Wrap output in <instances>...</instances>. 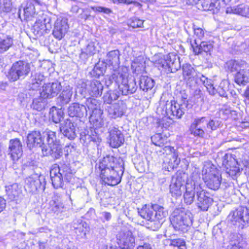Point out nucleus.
Wrapping results in <instances>:
<instances>
[{"label":"nucleus","instance_id":"f257e3e1","mask_svg":"<svg viewBox=\"0 0 249 249\" xmlns=\"http://www.w3.org/2000/svg\"><path fill=\"white\" fill-rule=\"evenodd\" d=\"M100 178L105 184L115 186L121 181L124 168L123 160L119 158L107 156L96 165Z\"/></svg>","mask_w":249,"mask_h":249},{"label":"nucleus","instance_id":"f03ea898","mask_svg":"<svg viewBox=\"0 0 249 249\" xmlns=\"http://www.w3.org/2000/svg\"><path fill=\"white\" fill-rule=\"evenodd\" d=\"M164 208L158 204L145 205L139 211L140 215L147 220L148 228L157 231L161 226L167 215Z\"/></svg>","mask_w":249,"mask_h":249},{"label":"nucleus","instance_id":"7ed1b4c3","mask_svg":"<svg viewBox=\"0 0 249 249\" xmlns=\"http://www.w3.org/2000/svg\"><path fill=\"white\" fill-rule=\"evenodd\" d=\"M165 96L163 95L160 101V107L158 108V112H161L163 116L171 118V116H176L180 119L187 110L186 102L179 103L174 100L170 101L165 100Z\"/></svg>","mask_w":249,"mask_h":249},{"label":"nucleus","instance_id":"20e7f679","mask_svg":"<svg viewBox=\"0 0 249 249\" xmlns=\"http://www.w3.org/2000/svg\"><path fill=\"white\" fill-rule=\"evenodd\" d=\"M113 83L124 95L133 94L137 89L136 83L134 78L127 79L124 75L119 72L114 73L108 78V80L106 81V84L108 87Z\"/></svg>","mask_w":249,"mask_h":249},{"label":"nucleus","instance_id":"39448f33","mask_svg":"<svg viewBox=\"0 0 249 249\" xmlns=\"http://www.w3.org/2000/svg\"><path fill=\"white\" fill-rule=\"evenodd\" d=\"M170 220L176 230L185 232L192 224V214L183 209H177L172 213Z\"/></svg>","mask_w":249,"mask_h":249},{"label":"nucleus","instance_id":"423d86ee","mask_svg":"<svg viewBox=\"0 0 249 249\" xmlns=\"http://www.w3.org/2000/svg\"><path fill=\"white\" fill-rule=\"evenodd\" d=\"M202 174L203 179L209 188L215 190L219 188L221 182V174L213 165L208 164L205 165Z\"/></svg>","mask_w":249,"mask_h":249},{"label":"nucleus","instance_id":"0eeeda50","mask_svg":"<svg viewBox=\"0 0 249 249\" xmlns=\"http://www.w3.org/2000/svg\"><path fill=\"white\" fill-rule=\"evenodd\" d=\"M30 71L29 63L19 60L12 64L6 76L10 82H15L24 79L29 74Z\"/></svg>","mask_w":249,"mask_h":249},{"label":"nucleus","instance_id":"6e6552de","mask_svg":"<svg viewBox=\"0 0 249 249\" xmlns=\"http://www.w3.org/2000/svg\"><path fill=\"white\" fill-rule=\"evenodd\" d=\"M87 106L89 111V121L96 128L101 127L104 125V122L101 118L102 112L100 109L98 101L95 98H89L87 100Z\"/></svg>","mask_w":249,"mask_h":249},{"label":"nucleus","instance_id":"1a4fd4ad","mask_svg":"<svg viewBox=\"0 0 249 249\" xmlns=\"http://www.w3.org/2000/svg\"><path fill=\"white\" fill-rule=\"evenodd\" d=\"M52 29L51 18L46 15L38 17L32 26V31L36 37L48 34Z\"/></svg>","mask_w":249,"mask_h":249},{"label":"nucleus","instance_id":"9d476101","mask_svg":"<svg viewBox=\"0 0 249 249\" xmlns=\"http://www.w3.org/2000/svg\"><path fill=\"white\" fill-rule=\"evenodd\" d=\"M248 211L245 207H239L236 210L231 212L228 216L229 220L234 225L241 229L249 225Z\"/></svg>","mask_w":249,"mask_h":249},{"label":"nucleus","instance_id":"9b49d317","mask_svg":"<svg viewBox=\"0 0 249 249\" xmlns=\"http://www.w3.org/2000/svg\"><path fill=\"white\" fill-rule=\"evenodd\" d=\"M25 183V190L30 193H34L39 190H44L46 182L43 176L35 174L26 178Z\"/></svg>","mask_w":249,"mask_h":249},{"label":"nucleus","instance_id":"f8f14e48","mask_svg":"<svg viewBox=\"0 0 249 249\" xmlns=\"http://www.w3.org/2000/svg\"><path fill=\"white\" fill-rule=\"evenodd\" d=\"M118 243L124 249H132L135 246V240L132 231L122 230L117 234Z\"/></svg>","mask_w":249,"mask_h":249},{"label":"nucleus","instance_id":"ddd939ff","mask_svg":"<svg viewBox=\"0 0 249 249\" xmlns=\"http://www.w3.org/2000/svg\"><path fill=\"white\" fill-rule=\"evenodd\" d=\"M196 191L197 206L202 211H207L212 204L213 199L206 195V192L201 188L200 184L197 187Z\"/></svg>","mask_w":249,"mask_h":249},{"label":"nucleus","instance_id":"4468645a","mask_svg":"<svg viewBox=\"0 0 249 249\" xmlns=\"http://www.w3.org/2000/svg\"><path fill=\"white\" fill-rule=\"evenodd\" d=\"M108 131L109 134V144L112 147L118 148L124 143V135L117 126H110Z\"/></svg>","mask_w":249,"mask_h":249},{"label":"nucleus","instance_id":"2eb2a0df","mask_svg":"<svg viewBox=\"0 0 249 249\" xmlns=\"http://www.w3.org/2000/svg\"><path fill=\"white\" fill-rule=\"evenodd\" d=\"M61 89L62 86L60 83L57 81L48 83L42 86L41 94L47 99H51L57 96Z\"/></svg>","mask_w":249,"mask_h":249},{"label":"nucleus","instance_id":"dca6fc26","mask_svg":"<svg viewBox=\"0 0 249 249\" xmlns=\"http://www.w3.org/2000/svg\"><path fill=\"white\" fill-rule=\"evenodd\" d=\"M199 184L192 180L187 181L186 190L183 195V200L186 204L191 205L194 201L195 194L196 195V190Z\"/></svg>","mask_w":249,"mask_h":249},{"label":"nucleus","instance_id":"f3484780","mask_svg":"<svg viewBox=\"0 0 249 249\" xmlns=\"http://www.w3.org/2000/svg\"><path fill=\"white\" fill-rule=\"evenodd\" d=\"M184 182V180L180 174H177L172 177L170 185V192L172 196L177 197L181 195L182 188L184 189L183 186Z\"/></svg>","mask_w":249,"mask_h":249},{"label":"nucleus","instance_id":"a211bd4d","mask_svg":"<svg viewBox=\"0 0 249 249\" xmlns=\"http://www.w3.org/2000/svg\"><path fill=\"white\" fill-rule=\"evenodd\" d=\"M69 28L66 20L57 19L54 23L53 32L54 37L59 40L61 39L67 33Z\"/></svg>","mask_w":249,"mask_h":249},{"label":"nucleus","instance_id":"6ab92c4d","mask_svg":"<svg viewBox=\"0 0 249 249\" xmlns=\"http://www.w3.org/2000/svg\"><path fill=\"white\" fill-rule=\"evenodd\" d=\"M190 44L196 55L202 54L203 52L210 53L213 49V45L209 42L201 41L198 42V40L194 39L193 41H190Z\"/></svg>","mask_w":249,"mask_h":249},{"label":"nucleus","instance_id":"aec40b11","mask_svg":"<svg viewBox=\"0 0 249 249\" xmlns=\"http://www.w3.org/2000/svg\"><path fill=\"white\" fill-rule=\"evenodd\" d=\"M9 149L11 156L14 160H18L22 155V144L18 139L10 140Z\"/></svg>","mask_w":249,"mask_h":249},{"label":"nucleus","instance_id":"412c9836","mask_svg":"<svg viewBox=\"0 0 249 249\" xmlns=\"http://www.w3.org/2000/svg\"><path fill=\"white\" fill-rule=\"evenodd\" d=\"M27 146L31 149L34 147H41L43 144V139L39 131H34L27 136Z\"/></svg>","mask_w":249,"mask_h":249},{"label":"nucleus","instance_id":"4be33fe9","mask_svg":"<svg viewBox=\"0 0 249 249\" xmlns=\"http://www.w3.org/2000/svg\"><path fill=\"white\" fill-rule=\"evenodd\" d=\"M40 2L38 0H27L26 4L23 8L25 19L29 20L36 15V7L39 6Z\"/></svg>","mask_w":249,"mask_h":249},{"label":"nucleus","instance_id":"5701e85b","mask_svg":"<svg viewBox=\"0 0 249 249\" xmlns=\"http://www.w3.org/2000/svg\"><path fill=\"white\" fill-rule=\"evenodd\" d=\"M189 2L193 4H196L198 1L202 6L203 10L213 11V13H217L219 11V2L217 0H189Z\"/></svg>","mask_w":249,"mask_h":249},{"label":"nucleus","instance_id":"b1692460","mask_svg":"<svg viewBox=\"0 0 249 249\" xmlns=\"http://www.w3.org/2000/svg\"><path fill=\"white\" fill-rule=\"evenodd\" d=\"M87 112L86 107L78 103L72 104L68 109V113L71 117H82Z\"/></svg>","mask_w":249,"mask_h":249},{"label":"nucleus","instance_id":"393cba45","mask_svg":"<svg viewBox=\"0 0 249 249\" xmlns=\"http://www.w3.org/2000/svg\"><path fill=\"white\" fill-rule=\"evenodd\" d=\"M35 96L33 97L32 107L35 110L41 111L44 108L47 104L46 97L41 94V91L36 90Z\"/></svg>","mask_w":249,"mask_h":249},{"label":"nucleus","instance_id":"a878e982","mask_svg":"<svg viewBox=\"0 0 249 249\" xmlns=\"http://www.w3.org/2000/svg\"><path fill=\"white\" fill-rule=\"evenodd\" d=\"M42 152L44 156H51L54 159H58L63 155V151L60 144L48 148L43 146Z\"/></svg>","mask_w":249,"mask_h":249},{"label":"nucleus","instance_id":"bb28decb","mask_svg":"<svg viewBox=\"0 0 249 249\" xmlns=\"http://www.w3.org/2000/svg\"><path fill=\"white\" fill-rule=\"evenodd\" d=\"M44 79V76L40 73H36L31 77V82L29 94L30 96H35L36 90H38Z\"/></svg>","mask_w":249,"mask_h":249},{"label":"nucleus","instance_id":"cd10ccee","mask_svg":"<svg viewBox=\"0 0 249 249\" xmlns=\"http://www.w3.org/2000/svg\"><path fill=\"white\" fill-rule=\"evenodd\" d=\"M167 63L166 70L168 72H175L180 68L178 59L173 53L166 55Z\"/></svg>","mask_w":249,"mask_h":249},{"label":"nucleus","instance_id":"c85d7f7f","mask_svg":"<svg viewBox=\"0 0 249 249\" xmlns=\"http://www.w3.org/2000/svg\"><path fill=\"white\" fill-rule=\"evenodd\" d=\"M50 177L52 185L55 189L61 188L63 185V176L58 172L56 167H53L50 170Z\"/></svg>","mask_w":249,"mask_h":249},{"label":"nucleus","instance_id":"c756f323","mask_svg":"<svg viewBox=\"0 0 249 249\" xmlns=\"http://www.w3.org/2000/svg\"><path fill=\"white\" fill-rule=\"evenodd\" d=\"M103 89V85L99 81L96 80L91 81L88 87L89 94L91 96L95 97L100 96L102 95Z\"/></svg>","mask_w":249,"mask_h":249},{"label":"nucleus","instance_id":"7c9ffc66","mask_svg":"<svg viewBox=\"0 0 249 249\" xmlns=\"http://www.w3.org/2000/svg\"><path fill=\"white\" fill-rule=\"evenodd\" d=\"M5 188L6 195L11 201L17 200L21 193V188L17 183L6 186Z\"/></svg>","mask_w":249,"mask_h":249},{"label":"nucleus","instance_id":"2f4dec72","mask_svg":"<svg viewBox=\"0 0 249 249\" xmlns=\"http://www.w3.org/2000/svg\"><path fill=\"white\" fill-rule=\"evenodd\" d=\"M124 107L123 104H113L108 108V112L110 117L113 119L121 117L124 114Z\"/></svg>","mask_w":249,"mask_h":249},{"label":"nucleus","instance_id":"473e14b6","mask_svg":"<svg viewBox=\"0 0 249 249\" xmlns=\"http://www.w3.org/2000/svg\"><path fill=\"white\" fill-rule=\"evenodd\" d=\"M61 132L63 134L70 140H73L76 137L75 127L73 124L70 121L66 122L64 126L60 127Z\"/></svg>","mask_w":249,"mask_h":249},{"label":"nucleus","instance_id":"72a5a7b5","mask_svg":"<svg viewBox=\"0 0 249 249\" xmlns=\"http://www.w3.org/2000/svg\"><path fill=\"white\" fill-rule=\"evenodd\" d=\"M65 208L63 202L57 197L54 198L49 202L50 212L56 214L63 212Z\"/></svg>","mask_w":249,"mask_h":249},{"label":"nucleus","instance_id":"f704fd0d","mask_svg":"<svg viewBox=\"0 0 249 249\" xmlns=\"http://www.w3.org/2000/svg\"><path fill=\"white\" fill-rule=\"evenodd\" d=\"M72 89L71 87L68 86L63 89L57 98V102L60 104V106H63L70 102L72 95Z\"/></svg>","mask_w":249,"mask_h":249},{"label":"nucleus","instance_id":"c9c22d12","mask_svg":"<svg viewBox=\"0 0 249 249\" xmlns=\"http://www.w3.org/2000/svg\"><path fill=\"white\" fill-rule=\"evenodd\" d=\"M155 82L152 78L146 76H141L139 85L140 88L144 91L147 92L154 87Z\"/></svg>","mask_w":249,"mask_h":249},{"label":"nucleus","instance_id":"e433bc0d","mask_svg":"<svg viewBox=\"0 0 249 249\" xmlns=\"http://www.w3.org/2000/svg\"><path fill=\"white\" fill-rule=\"evenodd\" d=\"M245 242L241 236L233 235L227 249H244Z\"/></svg>","mask_w":249,"mask_h":249},{"label":"nucleus","instance_id":"4c0bfd02","mask_svg":"<svg viewBox=\"0 0 249 249\" xmlns=\"http://www.w3.org/2000/svg\"><path fill=\"white\" fill-rule=\"evenodd\" d=\"M234 80L238 85H246L249 83V77L248 76V70H239L235 75Z\"/></svg>","mask_w":249,"mask_h":249},{"label":"nucleus","instance_id":"58836bf2","mask_svg":"<svg viewBox=\"0 0 249 249\" xmlns=\"http://www.w3.org/2000/svg\"><path fill=\"white\" fill-rule=\"evenodd\" d=\"M80 141L81 143L85 145H88L92 141H95L96 137L92 136L91 130L90 131L88 129H84L80 132Z\"/></svg>","mask_w":249,"mask_h":249},{"label":"nucleus","instance_id":"ea45409f","mask_svg":"<svg viewBox=\"0 0 249 249\" xmlns=\"http://www.w3.org/2000/svg\"><path fill=\"white\" fill-rule=\"evenodd\" d=\"M119 55L120 53L118 50L110 51L107 54V61L111 65L117 66L120 63Z\"/></svg>","mask_w":249,"mask_h":249},{"label":"nucleus","instance_id":"a19ab883","mask_svg":"<svg viewBox=\"0 0 249 249\" xmlns=\"http://www.w3.org/2000/svg\"><path fill=\"white\" fill-rule=\"evenodd\" d=\"M183 75L185 79L195 78L198 76L194 68L189 64H185L182 66Z\"/></svg>","mask_w":249,"mask_h":249},{"label":"nucleus","instance_id":"79ce46f5","mask_svg":"<svg viewBox=\"0 0 249 249\" xmlns=\"http://www.w3.org/2000/svg\"><path fill=\"white\" fill-rule=\"evenodd\" d=\"M53 167H56L58 172L65 178L66 179L69 181L72 177L71 170L68 164H63L61 166L55 164Z\"/></svg>","mask_w":249,"mask_h":249},{"label":"nucleus","instance_id":"37998d69","mask_svg":"<svg viewBox=\"0 0 249 249\" xmlns=\"http://www.w3.org/2000/svg\"><path fill=\"white\" fill-rule=\"evenodd\" d=\"M44 134L46 136V140L48 147L53 146L54 145H58L60 143V141L56 138L55 132L49 130L46 131Z\"/></svg>","mask_w":249,"mask_h":249},{"label":"nucleus","instance_id":"c03bdc74","mask_svg":"<svg viewBox=\"0 0 249 249\" xmlns=\"http://www.w3.org/2000/svg\"><path fill=\"white\" fill-rule=\"evenodd\" d=\"M50 114L53 121L56 124L60 123L63 119L64 113L61 109H56L53 107L51 109Z\"/></svg>","mask_w":249,"mask_h":249},{"label":"nucleus","instance_id":"a18cd8bd","mask_svg":"<svg viewBox=\"0 0 249 249\" xmlns=\"http://www.w3.org/2000/svg\"><path fill=\"white\" fill-rule=\"evenodd\" d=\"M245 64L244 61H238L235 60H231L226 63L228 69L231 71H239Z\"/></svg>","mask_w":249,"mask_h":249},{"label":"nucleus","instance_id":"49530a36","mask_svg":"<svg viewBox=\"0 0 249 249\" xmlns=\"http://www.w3.org/2000/svg\"><path fill=\"white\" fill-rule=\"evenodd\" d=\"M164 148L165 151H169L171 152L172 159H170V162L171 164L172 168H176L180 162V159L178 158V156L175 152V150L173 147L169 146H165Z\"/></svg>","mask_w":249,"mask_h":249},{"label":"nucleus","instance_id":"de8ad7c7","mask_svg":"<svg viewBox=\"0 0 249 249\" xmlns=\"http://www.w3.org/2000/svg\"><path fill=\"white\" fill-rule=\"evenodd\" d=\"M13 45V39L9 36L0 38V53L7 51Z\"/></svg>","mask_w":249,"mask_h":249},{"label":"nucleus","instance_id":"09e8293b","mask_svg":"<svg viewBox=\"0 0 249 249\" xmlns=\"http://www.w3.org/2000/svg\"><path fill=\"white\" fill-rule=\"evenodd\" d=\"M245 5L242 4L237 6L227 7L226 13L235 14L244 16V13L245 12Z\"/></svg>","mask_w":249,"mask_h":249},{"label":"nucleus","instance_id":"8fccbe9b","mask_svg":"<svg viewBox=\"0 0 249 249\" xmlns=\"http://www.w3.org/2000/svg\"><path fill=\"white\" fill-rule=\"evenodd\" d=\"M119 95L118 92L115 90H109L106 92L104 95L103 100L104 102L107 104H111L112 101L117 100Z\"/></svg>","mask_w":249,"mask_h":249},{"label":"nucleus","instance_id":"3c124183","mask_svg":"<svg viewBox=\"0 0 249 249\" xmlns=\"http://www.w3.org/2000/svg\"><path fill=\"white\" fill-rule=\"evenodd\" d=\"M205 126L197 127L195 125H191L189 128L190 134L195 137L203 138L205 135Z\"/></svg>","mask_w":249,"mask_h":249},{"label":"nucleus","instance_id":"603ef678","mask_svg":"<svg viewBox=\"0 0 249 249\" xmlns=\"http://www.w3.org/2000/svg\"><path fill=\"white\" fill-rule=\"evenodd\" d=\"M96 47L95 43L93 42H90L89 43L86 48L81 53V54L85 53L89 56H92L96 52Z\"/></svg>","mask_w":249,"mask_h":249},{"label":"nucleus","instance_id":"864d4df0","mask_svg":"<svg viewBox=\"0 0 249 249\" xmlns=\"http://www.w3.org/2000/svg\"><path fill=\"white\" fill-rule=\"evenodd\" d=\"M11 3L9 0H0V10L9 12L11 10Z\"/></svg>","mask_w":249,"mask_h":249},{"label":"nucleus","instance_id":"5fc2aeb1","mask_svg":"<svg viewBox=\"0 0 249 249\" xmlns=\"http://www.w3.org/2000/svg\"><path fill=\"white\" fill-rule=\"evenodd\" d=\"M207 118L206 117H197L194 119L191 125H195L197 127H204V124H206Z\"/></svg>","mask_w":249,"mask_h":249},{"label":"nucleus","instance_id":"6e6d98bb","mask_svg":"<svg viewBox=\"0 0 249 249\" xmlns=\"http://www.w3.org/2000/svg\"><path fill=\"white\" fill-rule=\"evenodd\" d=\"M167 63L166 55H163L162 56L159 58L158 59L155 61V66L158 68L159 69L163 68L166 70V67Z\"/></svg>","mask_w":249,"mask_h":249},{"label":"nucleus","instance_id":"4d7b16f0","mask_svg":"<svg viewBox=\"0 0 249 249\" xmlns=\"http://www.w3.org/2000/svg\"><path fill=\"white\" fill-rule=\"evenodd\" d=\"M128 24L133 28L141 27L143 24V21L137 18L133 17L131 18L129 21Z\"/></svg>","mask_w":249,"mask_h":249},{"label":"nucleus","instance_id":"13d9d810","mask_svg":"<svg viewBox=\"0 0 249 249\" xmlns=\"http://www.w3.org/2000/svg\"><path fill=\"white\" fill-rule=\"evenodd\" d=\"M131 68L132 69L133 72L137 74L141 73L143 70V65L136 61L133 62L131 64Z\"/></svg>","mask_w":249,"mask_h":249},{"label":"nucleus","instance_id":"bf43d9fd","mask_svg":"<svg viewBox=\"0 0 249 249\" xmlns=\"http://www.w3.org/2000/svg\"><path fill=\"white\" fill-rule=\"evenodd\" d=\"M170 245L178 247V249H186L185 242L180 239L172 240Z\"/></svg>","mask_w":249,"mask_h":249},{"label":"nucleus","instance_id":"052dcab7","mask_svg":"<svg viewBox=\"0 0 249 249\" xmlns=\"http://www.w3.org/2000/svg\"><path fill=\"white\" fill-rule=\"evenodd\" d=\"M193 28L194 31V34L198 39L200 40L202 39L205 34L204 30L202 28L198 27L195 25H193Z\"/></svg>","mask_w":249,"mask_h":249},{"label":"nucleus","instance_id":"680f3d73","mask_svg":"<svg viewBox=\"0 0 249 249\" xmlns=\"http://www.w3.org/2000/svg\"><path fill=\"white\" fill-rule=\"evenodd\" d=\"M92 10L94 11L99 13H104L105 14H109L112 13V10L107 7L102 6H92L91 7Z\"/></svg>","mask_w":249,"mask_h":249},{"label":"nucleus","instance_id":"e2e57ef3","mask_svg":"<svg viewBox=\"0 0 249 249\" xmlns=\"http://www.w3.org/2000/svg\"><path fill=\"white\" fill-rule=\"evenodd\" d=\"M105 72V68L104 67L101 66L99 64H96L93 70V72L96 76H99L104 74Z\"/></svg>","mask_w":249,"mask_h":249},{"label":"nucleus","instance_id":"0e129e2a","mask_svg":"<svg viewBox=\"0 0 249 249\" xmlns=\"http://www.w3.org/2000/svg\"><path fill=\"white\" fill-rule=\"evenodd\" d=\"M207 128L210 129L211 131L215 130L218 126V122L215 121L213 120H210V121L207 120Z\"/></svg>","mask_w":249,"mask_h":249},{"label":"nucleus","instance_id":"69168bd1","mask_svg":"<svg viewBox=\"0 0 249 249\" xmlns=\"http://www.w3.org/2000/svg\"><path fill=\"white\" fill-rule=\"evenodd\" d=\"M151 140L153 143L157 146L161 147L163 145L162 139L160 135L157 134L151 137Z\"/></svg>","mask_w":249,"mask_h":249},{"label":"nucleus","instance_id":"338daca9","mask_svg":"<svg viewBox=\"0 0 249 249\" xmlns=\"http://www.w3.org/2000/svg\"><path fill=\"white\" fill-rule=\"evenodd\" d=\"M204 86L207 88V90H208L210 94H214L215 93V89L213 87L212 89V87H213L212 85V81L210 79H207L205 82L203 83Z\"/></svg>","mask_w":249,"mask_h":249},{"label":"nucleus","instance_id":"774afa93","mask_svg":"<svg viewBox=\"0 0 249 249\" xmlns=\"http://www.w3.org/2000/svg\"><path fill=\"white\" fill-rule=\"evenodd\" d=\"M86 231V227L84 226V225H80L79 227H76L75 232L76 233H80L81 236H82V235L85 236Z\"/></svg>","mask_w":249,"mask_h":249}]
</instances>
